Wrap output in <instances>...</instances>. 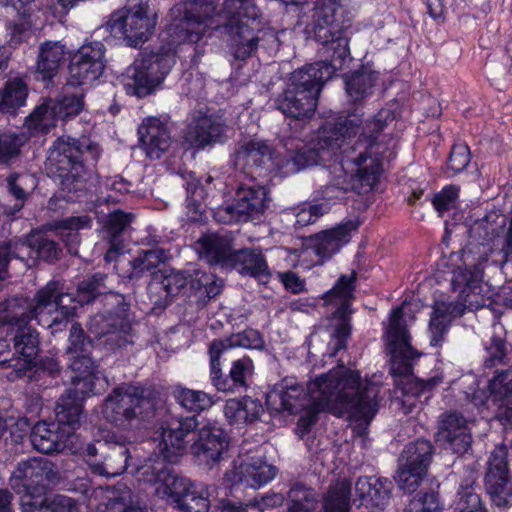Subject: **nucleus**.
Masks as SVG:
<instances>
[{
  "instance_id": "680f3d73",
  "label": "nucleus",
  "mask_w": 512,
  "mask_h": 512,
  "mask_svg": "<svg viewBox=\"0 0 512 512\" xmlns=\"http://www.w3.org/2000/svg\"><path fill=\"white\" fill-rule=\"evenodd\" d=\"M283 501V496L280 494H273L266 496L261 501H251L243 504L241 502H233L231 500H223L221 502V512H248V508H258L262 510L265 507L280 505Z\"/></svg>"
},
{
  "instance_id": "79ce46f5",
  "label": "nucleus",
  "mask_w": 512,
  "mask_h": 512,
  "mask_svg": "<svg viewBox=\"0 0 512 512\" xmlns=\"http://www.w3.org/2000/svg\"><path fill=\"white\" fill-rule=\"evenodd\" d=\"M181 512H209V490L203 483L192 482L174 504Z\"/></svg>"
},
{
  "instance_id": "412c9836",
  "label": "nucleus",
  "mask_w": 512,
  "mask_h": 512,
  "mask_svg": "<svg viewBox=\"0 0 512 512\" xmlns=\"http://www.w3.org/2000/svg\"><path fill=\"white\" fill-rule=\"evenodd\" d=\"M437 440L453 453L465 454L472 442L467 419L456 411L441 414L438 420Z\"/></svg>"
},
{
  "instance_id": "9d476101",
  "label": "nucleus",
  "mask_w": 512,
  "mask_h": 512,
  "mask_svg": "<svg viewBox=\"0 0 512 512\" xmlns=\"http://www.w3.org/2000/svg\"><path fill=\"white\" fill-rule=\"evenodd\" d=\"M157 25V14L147 3L138 2L115 12L110 20L112 31L120 33L129 46L137 47L152 35Z\"/></svg>"
},
{
  "instance_id": "6e6d98bb",
  "label": "nucleus",
  "mask_w": 512,
  "mask_h": 512,
  "mask_svg": "<svg viewBox=\"0 0 512 512\" xmlns=\"http://www.w3.org/2000/svg\"><path fill=\"white\" fill-rule=\"evenodd\" d=\"M22 241H26L30 243L33 248V252H31L30 257H26V259L30 258H41L45 261H55L59 258L61 253L60 248L57 243L53 240H50L45 237H40L37 241L33 240V237L26 236L20 238Z\"/></svg>"
},
{
  "instance_id": "423d86ee",
  "label": "nucleus",
  "mask_w": 512,
  "mask_h": 512,
  "mask_svg": "<svg viewBox=\"0 0 512 512\" xmlns=\"http://www.w3.org/2000/svg\"><path fill=\"white\" fill-rule=\"evenodd\" d=\"M101 413L115 427L130 430L152 413V403L140 386L122 384L106 396Z\"/></svg>"
},
{
  "instance_id": "5701e85b",
  "label": "nucleus",
  "mask_w": 512,
  "mask_h": 512,
  "mask_svg": "<svg viewBox=\"0 0 512 512\" xmlns=\"http://www.w3.org/2000/svg\"><path fill=\"white\" fill-rule=\"evenodd\" d=\"M482 277L483 270L479 265L454 273L453 290L459 292L462 302L471 308L483 307L491 297V289Z\"/></svg>"
},
{
  "instance_id": "bb28decb",
  "label": "nucleus",
  "mask_w": 512,
  "mask_h": 512,
  "mask_svg": "<svg viewBox=\"0 0 512 512\" xmlns=\"http://www.w3.org/2000/svg\"><path fill=\"white\" fill-rule=\"evenodd\" d=\"M198 426L195 416L173 420L167 428H163L162 440L159 444L162 456L169 462H175L186 448V437Z\"/></svg>"
},
{
  "instance_id": "1a4fd4ad",
  "label": "nucleus",
  "mask_w": 512,
  "mask_h": 512,
  "mask_svg": "<svg viewBox=\"0 0 512 512\" xmlns=\"http://www.w3.org/2000/svg\"><path fill=\"white\" fill-rule=\"evenodd\" d=\"M58 480L55 465L43 457L30 458L19 463L10 477V485L18 493H24L25 500L44 501L41 498L50 484Z\"/></svg>"
},
{
  "instance_id": "dca6fc26",
  "label": "nucleus",
  "mask_w": 512,
  "mask_h": 512,
  "mask_svg": "<svg viewBox=\"0 0 512 512\" xmlns=\"http://www.w3.org/2000/svg\"><path fill=\"white\" fill-rule=\"evenodd\" d=\"M104 52L100 41L83 44L71 59L69 85H86L98 79L104 70Z\"/></svg>"
},
{
  "instance_id": "a211bd4d",
  "label": "nucleus",
  "mask_w": 512,
  "mask_h": 512,
  "mask_svg": "<svg viewBox=\"0 0 512 512\" xmlns=\"http://www.w3.org/2000/svg\"><path fill=\"white\" fill-rule=\"evenodd\" d=\"M99 374H85L72 376V388L61 396L56 405V416L61 422L70 425H80L82 418L83 400L94 394L95 381Z\"/></svg>"
},
{
  "instance_id": "bf43d9fd",
  "label": "nucleus",
  "mask_w": 512,
  "mask_h": 512,
  "mask_svg": "<svg viewBox=\"0 0 512 512\" xmlns=\"http://www.w3.org/2000/svg\"><path fill=\"white\" fill-rule=\"evenodd\" d=\"M290 505L287 512H313L316 500L311 490L303 486L293 487L289 493Z\"/></svg>"
},
{
  "instance_id": "4468645a",
  "label": "nucleus",
  "mask_w": 512,
  "mask_h": 512,
  "mask_svg": "<svg viewBox=\"0 0 512 512\" xmlns=\"http://www.w3.org/2000/svg\"><path fill=\"white\" fill-rule=\"evenodd\" d=\"M328 171L344 189L362 194L374 188L383 168L381 162H331Z\"/></svg>"
},
{
  "instance_id": "393cba45",
  "label": "nucleus",
  "mask_w": 512,
  "mask_h": 512,
  "mask_svg": "<svg viewBox=\"0 0 512 512\" xmlns=\"http://www.w3.org/2000/svg\"><path fill=\"white\" fill-rule=\"evenodd\" d=\"M227 131L221 117L199 113L193 116L183 138L189 148L203 149L210 144L221 142Z\"/></svg>"
},
{
  "instance_id": "052dcab7",
  "label": "nucleus",
  "mask_w": 512,
  "mask_h": 512,
  "mask_svg": "<svg viewBox=\"0 0 512 512\" xmlns=\"http://www.w3.org/2000/svg\"><path fill=\"white\" fill-rule=\"evenodd\" d=\"M253 371V361L249 357L233 361L229 371V379L232 381V385L228 383L230 387L228 390H231L233 387H246L249 378L253 375ZM227 381L229 382L228 379Z\"/></svg>"
},
{
  "instance_id": "a18cd8bd",
  "label": "nucleus",
  "mask_w": 512,
  "mask_h": 512,
  "mask_svg": "<svg viewBox=\"0 0 512 512\" xmlns=\"http://www.w3.org/2000/svg\"><path fill=\"white\" fill-rule=\"evenodd\" d=\"M91 219L88 216L70 217L56 224L59 236L65 242L71 254L77 253V246L80 243L78 231L89 228Z\"/></svg>"
},
{
  "instance_id": "4c0bfd02",
  "label": "nucleus",
  "mask_w": 512,
  "mask_h": 512,
  "mask_svg": "<svg viewBox=\"0 0 512 512\" xmlns=\"http://www.w3.org/2000/svg\"><path fill=\"white\" fill-rule=\"evenodd\" d=\"M65 46L59 41H46L39 48L37 73L43 81L51 80L65 60Z\"/></svg>"
},
{
  "instance_id": "c9c22d12",
  "label": "nucleus",
  "mask_w": 512,
  "mask_h": 512,
  "mask_svg": "<svg viewBox=\"0 0 512 512\" xmlns=\"http://www.w3.org/2000/svg\"><path fill=\"white\" fill-rule=\"evenodd\" d=\"M263 411L260 401L251 397L233 398L226 401L224 415L231 425H243L256 421Z\"/></svg>"
},
{
  "instance_id": "e433bc0d",
  "label": "nucleus",
  "mask_w": 512,
  "mask_h": 512,
  "mask_svg": "<svg viewBox=\"0 0 512 512\" xmlns=\"http://www.w3.org/2000/svg\"><path fill=\"white\" fill-rule=\"evenodd\" d=\"M130 450L123 444H113L103 462L88 459L87 462L95 474L115 477L124 473L128 467Z\"/></svg>"
},
{
  "instance_id": "ddd939ff",
  "label": "nucleus",
  "mask_w": 512,
  "mask_h": 512,
  "mask_svg": "<svg viewBox=\"0 0 512 512\" xmlns=\"http://www.w3.org/2000/svg\"><path fill=\"white\" fill-rule=\"evenodd\" d=\"M237 347L261 350L264 347V340L257 330L246 329L229 338L214 340L210 343L208 350L210 357V379L219 391H228L230 388L227 378L222 375L220 357L226 351Z\"/></svg>"
},
{
  "instance_id": "2f4dec72",
  "label": "nucleus",
  "mask_w": 512,
  "mask_h": 512,
  "mask_svg": "<svg viewBox=\"0 0 512 512\" xmlns=\"http://www.w3.org/2000/svg\"><path fill=\"white\" fill-rule=\"evenodd\" d=\"M15 364H11L17 376H22L31 368L39 353V335L30 326L19 328L13 337Z\"/></svg>"
},
{
  "instance_id": "f704fd0d",
  "label": "nucleus",
  "mask_w": 512,
  "mask_h": 512,
  "mask_svg": "<svg viewBox=\"0 0 512 512\" xmlns=\"http://www.w3.org/2000/svg\"><path fill=\"white\" fill-rule=\"evenodd\" d=\"M229 269H236L242 275L267 280L270 270L261 251L256 249L236 250Z\"/></svg>"
},
{
  "instance_id": "473e14b6",
  "label": "nucleus",
  "mask_w": 512,
  "mask_h": 512,
  "mask_svg": "<svg viewBox=\"0 0 512 512\" xmlns=\"http://www.w3.org/2000/svg\"><path fill=\"white\" fill-rule=\"evenodd\" d=\"M99 157L100 149L88 138L76 140L69 136L58 137L48 150L47 160H77L81 156Z\"/></svg>"
},
{
  "instance_id": "39448f33",
  "label": "nucleus",
  "mask_w": 512,
  "mask_h": 512,
  "mask_svg": "<svg viewBox=\"0 0 512 512\" xmlns=\"http://www.w3.org/2000/svg\"><path fill=\"white\" fill-rule=\"evenodd\" d=\"M104 279V275L95 274L82 281L78 286L76 298L63 292L62 283L51 280L36 293V311L42 313L43 318L49 321L58 317L59 320L53 323L52 327L60 325L74 314L77 303L84 305L105 292Z\"/></svg>"
},
{
  "instance_id": "4d7b16f0",
  "label": "nucleus",
  "mask_w": 512,
  "mask_h": 512,
  "mask_svg": "<svg viewBox=\"0 0 512 512\" xmlns=\"http://www.w3.org/2000/svg\"><path fill=\"white\" fill-rule=\"evenodd\" d=\"M167 258V252L161 248L143 251L142 254L133 261V273L135 275L143 272L154 274V269L157 268L159 264L165 262Z\"/></svg>"
},
{
  "instance_id": "a878e982",
  "label": "nucleus",
  "mask_w": 512,
  "mask_h": 512,
  "mask_svg": "<svg viewBox=\"0 0 512 512\" xmlns=\"http://www.w3.org/2000/svg\"><path fill=\"white\" fill-rule=\"evenodd\" d=\"M228 446L227 433L217 423L209 422L199 430L191 453L199 462L210 465L220 461Z\"/></svg>"
},
{
  "instance_id": "de8ad7c7",
  "label": "nucleus",
  "mask_w": 512,
  "mask_h": 512,
  "mask_svg": "<svg viewBox=\"0 0 512 512\" xmlns=\"http://www.w3.org/2000/svg\"><path fill=\"white\" fill-rule=\"evenodd\" d=\"M176 401L190 412L200 413L210 409L216 402L214 397L201 390L179 388L175 392Z\"/></svg>"
},
{
  "instance_id": "603ef678",
  "label": "nucleus",
  "mask_w": 512,
  "mask_h": 512,
  "mask_svg": "<svg viewBox=\"0 0 512 512\" xmlns=\"http://www.w3.org/2000/svg\"><path fill=\"white\" fill-rule=\"evenodd\" d=\"M33 248L30 243L19 238L12 239L0 246V279L5 277L9 261L12 257L25 260L30 257Z\"/></svg>"
},
{
  "instance_id": "6e6552de",
  "label": "nucleus",
  "mask_w": 512,
  "mask_h": 512,
  "mask_svg": "<svg viewBox=\"0 0 512 512\" xmlns=\"http://www.w3.org/2000/svg\"><path fill=\"white\" fill-rule=\"evenodd\" d=\"M89 334L96 345L115 351L133 344L135 332L133 318L128 313V305L120 304L117 310L107 315L93 316L87 325Z\"/></svg>"
},
{
  "instance_id": "f257e3e1",
  "label": "nucleus",
  "mask_w": 512,
  "mask_h": 512,
  "mask_svg": "<svg viewBox=\"0 0 512 512\" xmlns=\"http://www.w3.org/2000/svg\"><path fill=\"white\" fill-rule=\"evenodd\" d=\"M220 26L230 35V50L236 59L243 60L256 50L260 38L255 31H260L261 23L254 0H226L217 13L209 0L176 3L170 10L165 32L168 47L139 53L124 75L126 92L139 98L151 94L174 65L176 46L197 43L207 28Z\"/></svg>"
},
{
  "instance_id": "09e8293b",
  "label": "nucleus",
  "mask_w": 512,
  "mask_h": 512,
  "mask_svg": "<svg viewBox=\"0 0 512 512\" xmlns=\"http://www.w3.org/2000/svg\"><path fill=\"white\" fill-rule=\"evenodd\" d=\"M475 478L461 484L453 502V512H488L474 487Z\"/></svg>"
},
{
  "instance_id": "c85d7f7f",
  "label": "nucleus",
  "mask_w": 512,
  "mask_h": 512,
  "mask_svg": "<svg viewBox=\"0 0 512 512\" xmlns=\"http://www.w3.org/2000/svg\"><path fill=\"white\" fill-rule=\"evenodd\" d=\"M139 141L146 156L159 159L170 146V133L166 123L157 117L145 118L138 128Z\"/></svg>"
},
{
  "instance_id": "9b49d317",
  "label": "nucleus",
  "mask_w": 512,
  "mask_h": 512,
  "mask_svg": "<svg viewBox=\"0 0 512 512\" xmlns=\"http://www.w3.org/2000/svg\"><path fill=\"white\" fill-rule=\"evenodd\" d=\"M83 109L82 96L63 94L57 99H48L27 117L25 127L31 136L48 133L58 121L65 122L77 116Z\"/></svg>"
},
{
  "instance_id": "37998d69",
  "label": "nucleus",
  "mask_w": 512,
  "mask_h": 512,
  "mask_svg": "<svg viewBox=\"0 0 512 512\" xmlns=\"http://www.w3.org/2000/svg\"><path fill=\"white\" fill-rule=\"evenodd\" d=\"M432 444L427 440H417L405 446L401 457V464L418 469L426 473L432 458Z\"/></svg>"
},
{
  "instance_id": "cd10ccee",
  "label": "nucleus",
  "mask_w": 512,
  "mask_h": 512,
  "mask_svg": "<svg viewBox=\"0 0 512 512\" xmlns=\"http://www.w3.org/2000/svg\"><path fill=\"white\" fill-rule=\"evenodd\" d=\"M67 354L70 368L75 375L100 374L95 361L90 357L92 340L84 336L83 329L77 323L70 329Z\"/></svg>"
},
{
  "instance_id": "f8f14e48",
  "label": "nucleus",
  "mask_w": 512,
  "mask_h": 512,
  "mask_svg": "<svg viewBox=\"0 0 512 512\" xmlns=\"http://www.w3.org/2000/svg\"><path fill=\"white\" fill-rule=\"evenodd\" d=\"M269 203L270 198L264 186H242L237 191L234 203L220 208L216 216L223 222H246L259 219Z\"/></svg>"
},
{
  "instance_id": "0eeeda50",
  "label": "nucleus",
  "mask_w": 512,
  "mask_h": 512,
  "mask_svg": "<svg viewBox=\"0 0 512 512\" xmlns=\"http://www.w3.org/2000/svg\"><path fill=\"white\" fill-rule=\"evenodd\" d=\"M355 272L341 275L335 285L324 295V304L331 312L330 329L331 341L328 344L329 356L334 357L337 352L346 347L350 335V306L354 299Z\"/></svg>"
},
{
  "instance_id": "c756f323",
  "label": "nucleus",
  "mask_w": 512,
  "mask_h": 512,
  "mask_svg": "<svg viewBox=\"0 0 512 512\" xmlns=\"http://www.w3.org/2000/svg\"><path fill=\"white\" fill-rule=\"evenodd\" d=\"M196 250L201 259L210 265H219L229 269L236 250L232 248L230 236L226 234H208L200 238L196 244Z\"/></svg>"
},
{
  "instance_id": "5fc2aeb1",
  "label": "nucleus",
  "mask_w": 512,
  "mask_h": 512,
  "mask_svg": "<svg viewBox=\"0 0 512 512\" xmlns=\"http://www.w3.org/2000/svg\"><path fill=\"white\" fill-rule=\"evenodd\" d=\"M158 278L156 276L148 285V291L153 293L161 290L165 299L177 295L186 286V277L180 272L164 276L161 282L158 281Z\"/></svg>"
},
{
  "instance_id": "0e129e2a",
  "label": "nucleus",
  "mask_w": 512,
  "mask_h": 512,
  "mask_svg": "<svg viewBox=\"0 0 512 512\" xmlns=\"http://www.w3.org/2000/svg\"><path fill=\"white\" fill-rule=\"evenodd\" d=\"M132 220V214L125 213L121 210H116L110 213L104 222V232L106 236L112 241L123 233Z\"/></svg>"
},
{
  "instance_id": "20e7f679",
  "label": "nucleus",
  "mask_w": 512,
  "mask_h": 512,
  "mask_svg": "<svg viewBox=\"0 0 512 512\" xmlns=\"http://www.w3.org/2000/svg\"><path fill=\"white\" fill-rule=\"evenodd\" d=\"M408 304L404 302L400 307L392 310L385 336L391 350V372L407 378L404 386L405 393L419 396L430 391L442 382L441 378L432 377L422 380L412 377L413 361L419 353L410 345V335L403 319Z\"/></svg>"
},
{
  "instance_id": "2eb2a0df",
  "label": "nucleus",
  "mask_w": 512,
  "mask_h": 512,
  "mask_svg": "<svg viewBox=\"0 0 512 512\" xmlns=\"http://www.w3.org/2000/svg\"><path fill=\"white\" fill-rule=\"evenodd\" d=\"M139 481L155 486V494L167 502L175 504L187 491L192 481L179 476L164 467L163 463H146L137 470Z\"/></svg>"
},
{
  "instance_id": "864d4df0",
  "label": "nucleus",
  "mask_w": 512,
  "mask_h": 512,
  "mask_svg": "<svg viewBox=\"0 0 512 512\" xmlns=\"http://www.w3.org/2000/svg\"><path fill=\"white\" fill-rule=\"evenodd\" d=\"M273 151L274 149L268 141L259 138H252L244 140L239 144L236 150V158L237 160L271 159Z\"/></svg>"
},
{
  "instance_id": "e2e57ef3",
  "label": "nucleus",
  "mask_w": 512,
  "mask_h": 512,
  "mask_svg": "<svg viewBox=\"0 0 512 512\" xmlns=\"http://www.w3.org/2000/svg\"><path fill=\"white\" fill-rule=\"evenodd\" d=\"M191 286L197 290L203 289L206 296L212 298L221 292L223 282L213 273L198 270L191 279Z\"/></svg>"
},
{
  "instance_id": "8fccbe9b",
  "label": "nucleus",
  "mask_w": 512,
  "mask_h": 512,
  "mask_svg": "<svg viewBox=\"0 0 512 512\" xmlns=\"http://www.w3.org/2000/svg\"><path fill=\"white\" fill-rule=\"evenodd\" d=\"M27 98V89L19 79L9 81L0 92V112L14 113L24 106Z\"/></svg>"
},
{
  "instance_id": "b1692460",
  "label": "nucleus",
  "mask_w": 512,
  "mask_h": 512,
  "mask_svg": "<svg viewBox=\"0 0 512 512\" xmlns=\"http://www.w3.org/2000/svg\"><path fill=\"white\" fill-rule=\"evenodd\" d=\"M79 426L61 422L57 416L54 422H39L32 428L31 444L35 450L44 454L61 451Z\"/></svg>"
},
{
  "instance_id": "f03ea898",
  "label": "nucleus",
  "mask_w": 512,
  "mask_h": 512,
  "mask_svg": "<svg viewBox=\"0 0 512 512\" xmlns=\"http://www.w3.org/2000/svg\"><path fill=\"white\" fill-rule=\"evenodd\" d=\"M379 392L380 387L362 379L358 370L341 365L309 382L306 391L293 378L281 380L267 394L266 403L272 412H300L297 434L303 437L322 412L369 423L378 409Z\"/></svg>"
},
{
  "instance_id": "a19ab883",
  "label": "nucleus",
  "mask_w": 512,
  "mask_h": 512,
  "mask_svg": "<svg viewBox=\"0 0 512 512\" xmlns=\"http://www.w3.org/2000/svg\"><path fill=\"white\" fill-rule=\"evenodd\" d=\"M97 512H146V507L134 499L128 487L118 485L108 497V502L97 507Z\"/></svg>"
},
{
  "instance_id": "c03bdc74",
  "label": "nucleus",
  "mask_w": 512,
  "mask_h": 512,
  "mask_svg": "<svg viewBox=\"0 0 512 512\" xmlns=\"http://www.w3.org/2000/svg\"><path fill=\"white\" fill-rule=\"evenodd\" d=\"M351 483L346 480L333 484L323 500L324 512H349L350 510Z\"/></svg>"
},
{
  "instance_id": "4be33fe9",
  "label": "nucleus",
  "mask_w": 512,
  "mask_h": 512,
  "mask_svg": "<svg viewBox=\"0 0 512 512\" xmlns=\"http://www.w3.org/2000/svg\"><path fill=\"white\" fill-rule=\"evenodd\" d=\"M358 228L359 222L357 220H348L334 228L321 231L308 239V250H311L318 257L317 263L322 264L338 253L350 241L352 234Z\"/></svg>"
},
{
  "instance_id": "3c124183",
  "label": "nucleus",
  "mask_w": 512,
  "mask_h": 512,
  "mask_svg": "<svg viewBox=\"0 0 512 512\" xmlns=\"http://www.w3.org/2000/svg\"><path fill=\"white\" fill-rule=\"evenodd\" d=\"M329 211V206L324 203H304L291 208L285 213L288 220H294L295 228H303L315 223L321 216Z\"/></svg>"
},
{
  "instance_id": "58836bf2",
  "label": "nucleus",
  "mask_w": 512,
  "mask_h": 512,
  "mask_svg": "<svg viewBox=\"0 0 512 512\" xmlns=\"http://www.w3.org/2000/svg\"><path fill=\"white\" fill-rule=\"evenodd\" d=\"M458 305L444 301H437L433 307V312L429 321L430 344L432 346L440 345L444 340L449 325L455 316V313L462 314L457 311Z\"/></svg>"
},
{
  "instance_id": "13d9d810",
  "label": "nucleus",
  "mask_w": 512,
  "mask_h": 512,
  "mask_svg": "<svg viewBox=\"0 0 512 512\" xmlns=\"http://www.w3.org/2000/svg\"><path fill=\"white\" fill-rule=\"evenodd\" d=\"M491 393L501 405L512 410V374L504 371L497 374L489 383Z\"/></svg>"
},
{
  "instance_id": "774afa93",
  "label": "nucleus",
  "mask_w": 512,
  "mask_h": 512,
  "mask_svg": "<svg viewBox=\"0 0 512 512\" xmlns=\"http://www.w3.org/2000/svg\"><path fill=\"white\" fill-rule=\"evenodd\" d=\"M439 501L434 493H425L413 498L404 512H438Z\"/></svg>"
},
{
  "instance_id": "7c9ffc66",
  "label": "nucleus",
  "mask_w": 512,
  "mask_h": 512,
  "mask_svg": "<svg viewBox=\"0 0 512 512\" xmlns=\"http://www.w3.org/2000/svg\"><path fill=\"white\" fill-rule=\"evenodd\" d=\"M392 487V482L386 478L360 477L355 484V493L361 506L382 510L390 500Z\"/></svg>"
},
{
  "instance_id": "338daca9",
  "label": "nucleus",
  "mask_w": 512,
  "mask_h": 512,
  "mask_svg": "<svg viewBox=\"0 0 512 512\" xmlns=\"http://www.w3.org/2000/svg\"><path fill=\"white\" fill-rule=\"evenodd\" d=\"M458 192V188L451 185L444 187L433 197V207L440 216L455 206V202L458 198Z\"/></svg>"
},
{
  "instance_id": "49530a36",
  "label": "nucleus",
  "mask_w": 512,
  "mask_h": 512,
  "mask_svg": "<svg viewBox=\"0 0 512 512\" xmlns=\"http://www.w3.org/2000/svg\"><path fill=\"white\" fill-rule=\"evenodd\" d=\"M318 162H253L252 173L257 177H265V172L270 170L271 179L284 178L299 173Z\"/></svg>"
},
{
  "instance_id": "ea45409f",
  "label": "nucleus",
  "mask_w": 512,
  "mask_h": 512,
  "mask_svg": "<svg viewBox=\"0 0 512 512\" xmlns=\"http://www.w3.org/2000/svg\"><path fill=\"white\" fill-rule=\"evenodd\" d=\"M379 74L374 71L363 70L345 76V89L349 99L358 103L373 93V88Z\"/></svg>"
},
{
  "instance_id": "69168bd1",
  "label": "nucleus",
  "mask_w": 512,
  "mask_h": 512,
  "mask_svg": "<svg viewBox=\"0 0 512 512\" xmlns=\"http://www.w3.org/2000/svg\"><path fill=\"white\" fill-rule=\"evenodd\" d=\"M425 474L426 473L422 472L421 469L418 470L415 468L407 467V465L400 464V468L396 476V481L401 490L406 493H413L422 482Z\"/></svg>"
},
{
  "instance_id": "f3484780",
  "label": "nucleus",
  "mask_w": 512,
  "mask_h": 512,
  "mask_svg": "<svg viewBox=\"0 0 512 512\" xmlns=\"http://www.w3.org/2000/svg\"><path fill=\"white\" fill-rule=\"evenodd\" d=\"M508 450L498 445L491 452L487 462L485 488L491 501L497 507H505L512 501V486L507 467Z\"/></svg>"
},
{
  "instance_id": "aec40b11",
  "label": "nucleus",
  "mask_w": 512,
  "mask_h": 512,
  "mask_svg": "<svg viewBox=\"0 0 512 512\" xmlns=\"http://www.w3.org/2000/svg\"><path fill=\"white\" fill-rule=\"evenodd\" d=\"M36 296L33 300L24 297H13L0 304V327L17 331L28 327L29 322L35 319L37 323L46 328L59 320L58 317L50 321L43 318L42 313L36 311Z\"/></svg>"
},
{
  "instance_id": "7ed1b4c3",
  "label": "nucleus",
  "mask_w": 512,
  "mask_h": 512,
  "mask_svg": "<svg viewBox=\"0 0 512 512\" xmlns=\"http://www.w3.org/2000/svg\"><path fill=\"white\" fill-rule=\"evenodd\" d=\"M360 124L356 114L340 118L331 127L323 126L318 135L319 150H358L359 154L353 160H391L397 157V135L390 130L398 125L397 114L391 108L379 110L371 119L366 120L361 134L353 143Z\"/></svg>"
},
{
  "instance_id": "6ab92c4d",
  "label": "nucleus",
  "mask_w": 512,
  "mask_h": 512,
  "mask_svg": "<svg viewBox=\"0 0 512 512\" xmlns=\"http://www.w3.org/2000/svg\"><path fill=\"white\" fill-rule=\"evenodd\" d=\"M276 468L258 456L240 455L225 477L232 485L241 484L250 488H260L276 475Z\"/></svg>"
},
{
  "instance_id": "72a5a7b5",
  "label": "nucleus",
  "mask_w": 512,
  "mask_h": 512,
  "mask_svg": "<svg viewBox=\"0 0 512 512\" xmlns=\"http://www.w3.org/2000/svg\"><path fill=\"white\" fill-rule=\"evenodd\" d=\"M64 166H62L61 173L59 177L61 178V191L53 196L49 200V207L52 209L57 201L63 199L67 202H74L79 200L82 193L85 189L86 185L82 180V176L80 172L83 170V162H62Z\"/></svg>"
}]
</instances>
